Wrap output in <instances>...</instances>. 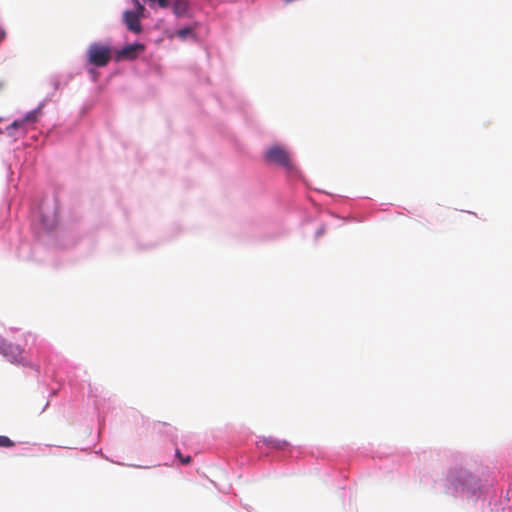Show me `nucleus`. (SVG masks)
I'll list each match as a JSON object with an SVG mask.
<instances>
[{"label": "nucleus", "instance_id": "obj_11", "mask_svg": "<svg viewBox=\"0 0 512 512\" xmlns=\"http://www.w3.org/2000/svg\"><path fill=\"white\" fill-rule=\"evenodd\" d=\"M150 3H157L160 8H167L170 5V0H149Z\"/></svg>", "mask_w": 512, "mask_h": 512}, {"label": "nucleus", "instance_id": "obj_1", "mask_svg": "<svg viewBox=\"0 0 512 512\" xmlns=\"http://www.w3.org/2000/svg\"><path fill=\"white\" fill-rule=\"evenodd\" d=\"M112 57L109 46L100 43H92L87 49L88 62L96 67L106 66Z\"/></svg>", "mask_w": 512, "mask_h": 512}, {"label": "nucleus", "instance_id": "obj_5", "mask_svg": "<svg viewBox=\"0 0 512 512\" xmlns=\"http://www.w3.org/2000/svg\"><path fill=\"white\" fill-rule=\"evenodd\" d=\"M40 108L28 112L23 118L15 120L10 126L7 127V131L11 133L14 129H25L27 125L35 123L38 119Z\"/></svg>", "mask_w": 512, "mask_h": 512}, {"label": "nucleus", "instance_id": "obj_9", "mask_svg": "<svg viewBox=\"0 0 512 512\" xmlns=\"http://www.w3.org/2000/svg\"><path fill=\"white\" fill-rule=\"evenodd\" d=\"M15 443L7 436L0 435V447H13Z\"/></svg>", "mask_w": 512, "mask_h": 512}, {"label": "nucleus", "instance_id": "obj_8", "mask_svg": "<svg viewBox=\"0 0 512 512\" xmlns=\"http://www.w3.org/2000/svg\"><path fill=\"white\" fill-rule=\"evenodd\" d=\"M172 1V11L173 13L180 17L187 14L189 9L188 0H171Z\"/></svg>", "mask_w": 512, "mask_h": 512}, {"label": "nucleus", "instance_id": "obj_3", "mask_svg": "<svg viewBox=\"0 0 512 512\" xmlns=\"http://www.w3.org/2000/svg\"><path fill=\"white\" fill-rule=\"evenodd\" d=\"M266 158L277 165H280L285 168L291 167V161L288 152L280 147L273 146L266 152Z\"/></svg>", "mask_w": 512, "mask_h": 512}, {"label": "nucleus", "instance_id": "obj_12", "mask_svg": "<svg viewBox=\"0 0 512 512\" xmlns=\"http://www.w3.org/2000/svg\"><path fill=\"white\" fill-rule=\"evenodd\" d=\"M192 33V30L190 28H183V29H180L178 32H177V35L181 38H185L187 35L191 34Z\"/></svg>", "mask_w": 512, "mask_h": 512}, {"label": "nucleus", "instance_id": "obj_6", "mask_svg": "<svg viewBox=\"0 0 512 512\" xmlns=\"http://www.w3.org/2000/svg\"><path fill=\"white\" fill-rule=\"evenodd\" d=\"M144 50V46L142 44H130L117 51L116 60H133L137 57L138 51Z\"/></svg>", "mask_w": 512, "mask_h": 512}, {"label": "nucleus", "instance_id": "obj_13", "mask_svg": "<svg viewBox=\"0 0 512 512\" xmlns=\"http://www.w3.org/2000/svg\"><path fill=\"white\" fill-rule=\"evenodd\" d=\"M5 37H6V31H5V29H1V31H0L1 40L3 41L5 39Z\"/></svg>", "mask_w": 512, "mask_h": 512}, {"label": "nucleus", "instance_id": "obj_2", "mask_svg": "<svg viewBox=\"0 0 512 512\" xmlns=\"http://www.w3.org/2000/svg\"><path fill=\"white\" fill-rule=\"evenodd\" d=\"M135 6L137 11L124 12L123 21L131 32L139 34L142 31L140 17L143 15L144 6L138 0H135Z\"/></svg>", "mask_w": 512, "mask_h": 512}, {"label": "nucleus", "instance_id": "obj_10", "mask_svg": "<svg viewBox=\"0 0 512 512\" xmlns=\"http://www.w3.org/2000/svg\"><path fill=\"white\" fill-rule=\"evenodd\" d=\"M176 457L181 461V463L183 464H189L191 462V457L188 455V456H183L180 452L179 449L176 450Z\"/></svg>", "mask_w": 512, "mask_h": 512}, {"label": "nucleus", "instance_id": "obj_4", "mask_svg": "<svg viewBox=\"0 0 512 512\" xmlns=\"http://www.w3.org/2000/svg\"><path fill=\"white\" fill-rule=\"evenodd\" d=\"M0 352L12 363H23V350L19 345L3 342Z\"/></svg>", "mask_w": 512, "mask_h": 512}, {"label": "nucleus", "instance_id": "obj_7", "mask_svg": "<svg viewBox=\"0 0 512 512\" xmlns=\"http://www.w3.org/2000/svg\"><path fill=\"white\" fill-rule=\"evenodd\" d=\"M470 478V472L463 468H454L451 469L448 473V480L451 482V484L455 485L456 487V482H458L460 485H465L466 483H468Z\"/></svg>", "mask_w": 512, "mask_h": 512}]
</instances>
